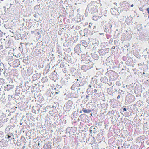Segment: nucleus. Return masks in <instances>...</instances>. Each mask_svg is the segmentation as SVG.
I'll use <instances>...</instances> for the list:
<instances>
[{"label":"nucleus","instance_id":"1","mask_svg":"<svg viewBox=\"0 0 149 149\" xmlns=\"http://www.w3.org/2000/svg\"><path fill=\"white\" fill-rule=\"evenodd\" d=\"M6 115L3 113H2L0 116V126H2L5 122L7 121L6 118Z\"/></svg>","mask_w":149,"mask_h":149},{"label":"nucleus","instance_id":"2","mask_svg":"<svg viewBox=\"0 0 149 149\" xmlns=\"http://www.w3.org/2000/svg\"><path fill=\"white\" fill-rule=\"evenodd\" d=\"M125 22L128 25L131 24L132 23V18L130 17H128L125 21Z\"/></svg>","mask_w":149,"mask_h":149},{"label":"nucleus","instance_id":"3","mask_svg":"<svg viewBox=\"0 0 149 149\" xmlns=\"http://www.w3.org/2000/svg\"><path fill=\"white\" fill-rule=\"evenodd\" d=\"M14 87L13 85H7L6 86L5 89L7 91L9 90L10 89H13Z\"/></svg>","mask_w":149,"mask_h":149},{"label":"nucleus","instance_id":"4","mask_svg":"<svg viewBox=\"0 0 149 149\" xmlns=\"http://www.w3.org/2000/svg\"><path fill=\"white\" fill-rule=\"evenodd\" d=\"M33 79V80H35L39 78V76L38 73L34 74L32 76Z\"/></svg>","mask_w":149,"mask_h":149},{"label":"nucleus","instance_id":"5","mask_svg":"<svg viewBox=\"0 0 149 149\" xmlns=\"http://www.w3.org/2000/svg\"><path fill=\"white\" fill-rule=\"evenodd\" d=\"M82 111L84 113H90L91 112V110H86L85 108H83L82 109Z\"/></svg>","mask_w":149,"mask_h":149},{"label":"nucleus","instance_id":"6","mask_svg":"<svg viewBox=\"0 0 149 149\" xmlns=\"http://www.w3.org/2000/svg\"><path fill=\"white\" fill-rule=\"evenodd\" d=\"M99 18V16H94L93 17V20L95 21H97Z\"/></svg>","mask_w":149,"mask_h":149},{"label":"nucleus","instance_id":"7","mask_svg":"<svg viewBox=\"0 0 149 149\" xmlns=\"http://www.w3.org/2000/svg\"><path fill=\"white\" fill-rule=\"evenodd\" d=\"M13 135V134H12L10 133H8L7 134L6 136V138H10L11 137V136Z\"/></svg>","mask_w":149,"mask_h":149},{"label":"nucleus","instance_id":"8","mask_svg":"<svg viewBox=\"0 0 149 149\" xmlns=\"http://www.w3.org/2000/svg\"><path fill=\"white\" fill-rule=\"evenodd\" d=\"M4 83V79L2 78H0V85L3 84Z\"/></svg>","mask_w":149,"mask_h":149},{"label":"nucleus","instance_id":"9","mask_svg":"<svg viewBox=\"0 0 149 149\" xmlns=\"http://www.w3.org/2000/svg\"><path fill=\"white\" fill-rule=\"evenodd\" d=\"M33 16L36 19H37L39 16V14L37 13H36L34 14Z\"/></svg>","mask_w":149,"mask_h":149},{"label":"nucleus","instance_id":"10","mask_svg":"<svg viewBox=\"0 0 149 149\" xmlns=\"http://www.w3.org/2000/svg\"><path fill=\"white\" fill-rule=\"evenodd\" d=\"M39 8V5H36L34 7V9L35 10H38Z\"/></svg>","mask_w":149,"mask_h":149},{"label":"nucleus","instance_id":"11","mask_svg":"<svg viewBox=\"0 0 149 149\" xmlns=\"http://www.w3.org/2000/svg\"><path fill=\"white\" fill-rule=\"evenodd\" d=\"M3 133L1 132H0V137H2L3 136Z\"/></svg>","mask_w":149,"mask_h":149},{"label":"nucleus","instance_id":"12","mask_svg":"<svg viewBox=\"0 0 149 149\" xmlns=\"http://www.w3.org/2000/svg\"><path fill=\"white\" fill-rule=\"evenodd\" d=\"M146 10L148 12V13L149 14V8H148L146 9Z\"/></svg>","mask_w":149,"mask_h":149},{"label":"nucleus","instance_id":"13","mask_svg":"<svg viewBox=\"0 0 149 149\" xmlns=\"http://www.w3.org/2000/svg\"><path fill=\"white\" fill-rule=\"evenodd\" d=\"M5 94L4 93V94H3L2 95V98L3 97L4 98L3 99H4V98H5Z\"/></svg>","mask_w":149,"mask_h":149},{"label":"nucleus","instance_id":"14","mask_svg":"<svg viewBox=\"0 0 149 149\" xmlns=\"http://www.w3.org/2000/svg\"><path fill=\"white\" fill-rule=\"evenodd\" d=\"M94 93H97V90L96 89H95L93 90Z\"/></svg>","mask_w":149,"mask_h":149},{"label":"nucleus","instance_id":"15","mask_svg":"<svg viewBox=\"0 0 149 149\" xmlns=\"http://www.w3.org/2000/svg\"><path fill=\"white\" fill-rule=\"evenodd\" d=\"M123 110L124 111H127L126 109L125 108H124L123 109Z\"/></svg>","mask_w":149,"mask_h":149},{"label":"nucleus","instance_id":"16","mask_svg":"<svg viewBox=\"0 0 149 149\" xmlns=\"http://www.w3.org/2000/svg\"><path fill=\"white\" fill-rule=\"evenodd\" d=\"M11 33H12V34L11 35H13L14 34V32H13V31H12ZM12 36L13 37V36Z\"/></svg>","mask_w":149,"mask_h":149},{"label":"nucleus","instance_id":"17","mask_svg":"<svg viewBox=\"0 0 149 149\" xmlns=\"http://www.w3.org/2000/svg\"><path fill=\"white\" fill-rule=\"evenodd\" d=\"M88 97H89V96L88 95H87L86 96V98L87 99H88Z\"/></svg>","mask_w":149,"mask_h":149},{"label":"nucleus","instance_id":"18","mask_svg":"<svg viewBox=\"0 0 149 149\" xmlns=\"http://www.w3.org/2000/svg\"><path fill=\"white\" fill-rule=\"evenodd\" d=\"M120 97V96L119 95L117 97V99H119Z\"/></svg>","mask_w":149,"mask_h":149},{"label":"nucleus","instance_id":"19","mask_svg":"<svg viewBox=\"0 0 149 149\" xmlns=\"http://www.w3.org/2000/svg\"><path fill=\"white\" fill-rule=\"evenodd\" d=\"M90 24H91V25H92V24H91V23H90L89 24V26L90 27H91V25H90Z\"/></svg>","mask_w":149,"mask_h":149},{"label":"nucleus","instance_id":"20","mask_svg":"<svg viewBox=\"0 0 149 149\" xmlns=\"http://www.w3.org/2000/svg\"><path fill=\"white\" fill-rule=\"evenodd\" d=\"M8 99H9V98L10 97V95H8Z\"/></svg>","mask_w":149,"mask_h":149},{"label":"nucleus","instance_id":"21","mask_svg":"<svg viewBox=\"0 0 149 149\" xmlns=\"http://www.w3.org/2000/svg\"><path fill=\"white\" fill-rule=\"evenodd\" d=\"M134 6V5L133 4H132L131 5V7H133Z\"/></svg>","mask_w":149,"mask_h":149},{"label":"nucleus","instance_id":"22","mask_svg":"<svg viewBox=\"0 0 149 149\" xmlns=\"http://www.w3.org/2000/svg\"><path fill=\"white\" fill-rule=\"evenodd\" d=\"M79 112L80 113H82V111H80Z\"/></svg>","mask_w":149,"mask_h":149},{"label":"nucleus","instance_id":"23","mask_svg":"<svg viewBox=\"0 0 149 149\" xmlns=\"http://www.w3.org/2000/svg\"><path fill=\"white\" fill-rule=\"evenodd\" d=\"M52 79L53 80H54V79H55V78H54V77L53 78H52Z\"/></svg>","mask_w":149,"mask_h":149},{"label":"nucleus","instance_id":"24","mask_svg":"<svg viewBox=\"0 0 149 149\" xmlns=\"http://www.w3.org/2000/svg\"><path fill=\"white\" fill-rule=\"evenodd\" d=\"M77 45L75 47V49H76V48H77Z\"/></svg>","mask_w":149,"mask_h":149},{"label":"nucleus","instance_id":"25","mask_svg":"<svg viewBox=\"0 0 149 149\" xmlns=\"http://www.w3.org/2000/svg\"><path fill=\"white\" fill-rule=\"evenodd\" d=\"M9 32H12L10 30H9Z\"/></svg>","mask_w":149,"mask_h":149},{"label":"nucleus","instance_id":"26","mask_svg":"<svg viewBox=\"0 0 149 149\" xmlns=\"http://www.w3.org/2000/svg\"><path fill=\"white\" fill-rule=\"evenodd\" d=\"M112 13V14H113V15L116 14L113 13Z\"/></svg>","mask_w":149,"mask_h":149},{"label":"nucleus","instance_id":"27","mask_svg":"<svg viewBox=\"0 0 149 149\" xmlns=\"http://www.w3.org/2000/svg\"><path fill=\"white\" fill-rule=\"evenodd\" d=\"M102 79H103V78H102L101 79V80H102Z\"/></svg>","mask_w":149,"mask_h":149},{"label":"nucleus","instance_id":"28","mask_svg":"<svg viewBox=\"0 0 149 149\" xmlns=\"http://www.w3.org/2000/svg\"><path fill=\"white\" fill-rule=\"evenodd\" d=\"M56 94H57V93H57V92H56Z\"/></svg>","mask_w":149,"mask_h":149},{"label":"nucleus","instance_id":"29","mask_svg":"<svg viewBox=\"0 0 149 149\" xmlns=\"http://www.w3.org/2000/svg\"><path fill=\"white\" fill-rule=\"evenodd\" d=\"M1 96V94H0V96Z\"/></svg>","mask_w":149,"mask_h":149}]
</instances>
